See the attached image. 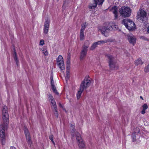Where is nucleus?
<instances>
[{
	"label": "nucleus",
	"mask_w": 149,
	"mask_h": 149,
	"mask_svg": "<svg viewBox=\"0 0 149 149\" xmlns=\"http://www.w3.org/2000/svg\"><path fill=\"white\" fill-rule=\"evenodd\" d=\"M2 122L0 126V137L1 142L3 145L5 144L6 132L8 128L9 115L8 108L4 106L2 109Z\"/></svg>",
	"instance_id": "obj_1"
},
{
	"label": "nucleus",
	"mask_w": 149,
	"mask_h": 149,
	"mask_svg": "<svg viewBox=\"0 0 149 149\" xmlns=\"http://www.w3.org/2000/svg\"><path fill=\"white\" fill-rule=\"evenodd\" d=\"M118 26L113 22H106L100 30L102 33L105 36L107 37L108 36L110 31L112 30H116L117 29Z\"/></svg>",
	"instance_id": "obj_2"
},
{
	"label": "nucleus",
	"mask_w": 149,
	"mask_h": 149,
	"mask_svg": "<svg viewBox=\"0 0 149 149\" xmlns=\"http://www.w3.org/2000/svg\"><path fill=\"white\" fill-rule=\"evenodd\" d=\"M136 19L139 21L144 23L148 19L146 12L142 9H140L138 12Z\"/></svg>",
	"instance_id": "obj_3"
},
{
	"label": "nucleus",
	"mask_w": 149,
	"mask_h": 149,
	"mask_svg": "<svg viewBox=\"0 0 149 149\" xmlns=\"http://www.w3.org/2000/svg\"><path fill=\"white\" fill-rule=\"evenodd\" d=\"M109 59V63L110 69L111 70H117L118 68L116 61L114 57L110 54L106 55Z\"/></svg>",
	"instance_id": "obj_4"
},
{
	"label": "nucleus",
	"mask_w": 149,
	"mask_h": 149,
	"mask_svg": "<svg viewBox=\"0 0 149 149\" xmlns=\"http://www.w3.org/2000/svg\"><path fill=\"white\" fill-rule=\"evenodd\" d=\"M122 23L125 25L126 27L129 31H133L135 29L136 27L134 23L130 19L123 20Z\"/></svg>",
	"instance_id": "obj_5"
},
{
	"label": "nucleus",
	"mask_w": 149,
	"mask_h": 149,
	"mask_svg": "<svg viewBox=\"0 0 149 149\" xmlns=\"http://www.w3.org/2000/svg\"><path fill=\"white\" fill-rule=\"evenodd\" d=\"M131 10L128 7H122L119 9L120 15L124 17H129L131 15Z\"/></svg>",
	"instance_id": "obj_6"
},
{
	"label": "nucleus",
	"mask_w": 149,
	"mask_h": 149,
	"mask_svg": "<svg viewBox=\"0 0 149 149\" xmlns=\"http://www.w3.org/2000/svg\"><path fill=\"white\" fill-rule=\"evenodd\" d=\"M89 76H86L84 79L82 81L80 86L82 90L87 88L90 85L92 80L89 79Z\"/></svg>",
	"instance_id": "obj_7"
},
{
	"label": "nucleus",
	"mask_w": 149,
	"mask_h": 149,
	"mask_svg": "<svg viewBox=\"0 0 149 149\" xmlns=\"http://www.w3.org/2000/svg\"><path fill=\"white\" fill-rule=\"evenodd\" d=\"M75 134L78 146L80 148H84V142L81 138L80 134L78 132H76Z\"/></svg>",
	"instance_id": "obj_8"
},
{
	"label": "nucleus",
	"mask_w": 149,
	"mask_h": 149,
	"mask_svg": "<svg viewBox=\"0 0 149 149\" xmlns=\"http://www.w3.org/2000/svg\"><path fill=\"white\" fill-rule=\"evenodd\" d=\"M57 64L61 70H63L65 69L63 61V59L62 56L60 55L56 59Z\"/></svg>",
	"instance_id": "obj_9"
},
{
	"label": "nucleus",
	"mask_w": 149,
	"mask_h": 149,
	"mask_svg": "<svg viewBox=\"0 0 149 149\" xmlns=\"http://www.w3.org/2000/svg\"><path fill=\"white\" fill-rule=\"evenodd\" d=\"M50 20L49 19L47 18L45 19L44 22V27L43 28V32L45 35L47 34L48 33L49 26V25Z\"/></svg>",
	"instance_id": "obj_10"
},
{
	"label": "nucleus",
	"mask_w": 149,
	"mask_h": 149,
	"mask_svg": "<svg viewBox=\"0 0 149 149\" xmlns=\"http://www.w3.org/2000/svg\"><path fill=\"white\" fill-rule=\"evenodd\" d=\"M88 51V47H82L80 53V60H83L86 56Z\"/></svg>",
	"instance_id": "obj_11"
},
{
	"label": "nucleus",
	"mask_w": 149,
	"mask_h": 149,
	"mask_svg": "<svg viewBox=\"0 0 149 149\" xmlns=\"http://www.w3.org/2000/svg\"><path fill=\"white\" fill-rule=\"evenodd\" d=\"M86 22L82 23L81 25V29L80 31V39L81 40H83L84 39V31L85 30V28L86 27V26L85 25Z\"/></svg>",
	"instance_id": "obj_12"
},
{
	"label": "nucleus",
	"mask_w": 149,
	"mask_h": 149,
	"mask_svg": "<svg viewBox=\"0 0 149 149\" xmlns=\"http://www.w3.org/2000/svg\"><path fill=\"white\" fill-rule=\"evenodd\" d=\"M127 36L129 42L134 45L136 42V38L135 36H134L129 35H127Z\"/></svg>",
	"instance_id": "obj_13"
},
{
	"label": "nucleus",
	"mask_w": 149,
	"mask_h": 149,
	"mask_svg": "<svg viewBox=\"0 0 149 149\" xmlns=\"http://www.w3.org/2000/svg\"><path fill=\"white\" fill-rule=\"evenodd\" d=\"M24 131L26 139L28 140V143H29L30 144H31V137L30 136V134L27 128L26 127H24Z\"/></svg>",
	"instance_id": "obj_14"
},
{
	"label": "nucleus",
	"mask_w": 149,
	"mask_h": 149,
	"mask_svg": "<svg viewBox=\"0 0 149 149\" xmlns=\"http://www.w3.org/2000/svg\"><path fill=\"white\" fill-rule=\"evenodd\" d=\"M111 11L114 14V19H116L118 18V10L116 6H114V7L112 8Z\"/></svg>",
	"instance_id": "obj_15"
},
{
	"label": "nucleus",
	"mask_w": 149,
	"mask_h": 149,
	"mask_svg": "<svg viewBox=\"0 0 149 149\" xmlns=\"http://www.w3.org/2000/svg\"><path fill=\"white\" fill-rule=\"evenodd\" d=\"M14 58L15 61L16 62V63L17 65L18 66V63H19V60L17 57V54L15 50L14 49Z\"/></svg>",
	"instance_id": "obj_16"
},
{
	"label": "nucleus",
	"mask_w": 149,
	"mask_h": 149,
	"mask_svg": "<svg viewBox=\"0 0 149 149\" xmlns=\"http://www.w3.org/2000/svg\"><path fill=\"white\" fill-rule=\"evenodd\" d=\"M143 64V62L140 58L135 61V64L136 65H141Z\"/></svg>",
	"instance_id": "obj_17"
},
{
	"label": "nucleus",
	"mask_w": 149,
	"mask_h": 149,
	"mask_svg": "<svg viewBox=\"0 0 149 149\" xmlns=\"http://www.w3.org/2000/svg\"><path fill=\"white\" fill-rule=\"evenodd\" d=\"M84 90H81V88H80L79 90L78 91L77 93V99H79L81 96V94L83 92Z\"/></svg>",
	"instance_id": "obj_18"
},
{
	"label": "nucleus",
	"mask_w": 149,
	"mask_h": 149,
	"mask_svg": "<svg viewBox=\"0 0 149 149\" xmlns=\"http://www.w3.org/2000/svg\"><path fill=\"white\" fill-rule=\"evenodd\" d=\"M51 87L53 92L55 93L56 95H58L59 94V93L57 92V91L56 90V87L55 85H53L52 86H51Z\"/></svg>",
	"instance_id": "obj_19"
},
{
	"label": "nucleus",
	"mask_w": 149,
	"mask_h": 149,
	"mask_svg": "<svg viewBox=\"0 0 149 149\" xmlns=\"http://www.w3.org/2000/svg\"><path fill=\"white\" fill-rule=\"evenodd\" d=\"M104 0H94L95 3H96L99 5H102Z\"/></svg>",
	"instance_id": "obj_20"
},
{
	"label": "nucleus",
	"mask_w": 149,
	"mask_h": 149,
	"mask_svg": "<svg viewBox=\"0 0 149 149\" xmlns=\"http://www.w3.org/2000/svg\"><path fill=\"white\" fill-rule=\"evenodd\" d=\"M71 129V132L72 133H74L75 131V129L74 128V125L72 124L70 126Z\"/></svg>",
	"instance_id": "obj_21"
},
{
	"label": "nucleus",
	"mask_w": 149,
	"mask_h": 149,
	"mask_svg": "<svg viewBox=\"0 0 149 149\" xmlns=\"http://www.w3.org/2000/svg\"><path fill=\"white\" fill-rule=\"evenodd\" d=\"M97 47V45H96V43L95 42L91 46L90 48V49L93 50L94 49H95V48L96 47Z\"/></svg>",
	"instance_id": "obj_22"
},
{
	"label": "nucleus",
	"mask_w": 149,
	"mask_h": 149,
	"mask_svg": "<svg viewBox=\"0 0 149 149\" xmlns=\"http://www.w3.org/2000/svg\"><path fill=\"white\" fill-rule=\"evenodd\" d=\"M94 5H93L91 6H89V8L91 9H94L96 7L97 5H98L97 3H94Z\"/></svg>",
	"instance_id": "obj_23"
},
{
	"label": "nucleus",
	"mask_w": 149,
	"mask_h": 149,
	"mask_svg": "<svg viewBox=\"0 0 149 149\" xmlns=\"http://www.w3.org/2000/svg\"><path fill=\"white\" fill-rule=\"evenodd\" d=\"M66 75L65 77L66 81H67L69 78V72L68 70L66 71Z\"/></svg>",
	"instance_id": "obj_24"
},
{
	"label": "nucleus",
	"mask_w": 149,
	"mask_h": 149,
	"mask_svg": "<svg viewBox=\"0 0 149 149\" xmlns=\"http://www.w3.org/2000/svg\"><path fill=\"white\" fill-rule=\"evenodd\" d=\"M89 41L88 40H86L85 42L84 45L82 47H88V48L89 47Z\"/></svg>",
	"instance_id": "obj_25"
},
{
	"label": "nucleus",
	"mask_w": 149,
	"mask_h": 149,
	"mask_svg": "<svg viewBox=\"0 0 149 149\" xmlns=\"http://www.w3.org/2000/svg\"><path fill=\"white\" fill-rule=\"evenodd\" d=\"M99 41V42L100 43V45H103L106 43L107 42H108V41L106 40H100V41Z\"/></svg>",
	"instance_id": "obj_26"
},
{
	"label": "nucleus",
	"mask_w": 149,
	"mask_h": 149,
	"mask_svg": "<svg viewBox=\"0 0 149 149\" xmlns=\"http://www.w3.org/2000/svg\"><path fill=\"white\" fill-rule=\"evenodd\" d=\"M132 140L134 142V141H136V136L135 135V134H132Z\"/></svg>",
	"instance_id": "obj_27"
},
{
	"label": "nucleus",
	"mask_w": 149,
	"mask_h": 149,
	"mask_svg": "<svg viewBox=\"0 0 149 149\" xmlns=\"http://www.w3.org/2000/svg\"><path fill=\"white\" fill-rule=\"evenodd\" d=\"M51 102L52 105V107H54V106H56V102L54 99L50 100Z\"/></svg>",
	"instance_id": "obj_28"
},
{
	"label": "nucleus",
	"mask_w": 149,
	"mask_h": 149,
	"mask_svg": "<svg viewBox=\"0 0 149 149\" xmlns=\"http://www.w3.org/2000/svg\"><path fill=\"white\" fill-rule=\"evenodd\" d=\"M144 71L146 72H149V64L145 68Z\"/></svg>",
	"instance_id": "obj_29"
},
{
	"label": "nucleus",
	"mask_w": 149,
	"mask_h": 149,
	"mask_svg": "<svg viewBox=\"0 0 149 149\" xmlns=\"http://www.w3.org/2000/svg\"><path fill=\"white\" fill-rule=\"evenodd\" d=\"M140 38L144 40L149 41V39L144 36H141L140 37Z\"/></svg>",
	"instance_id": "obj_30"
},
{
	"label": "nucleus",
	"mask_w": 149,
	"mask_h": 149,
	"mask_svg": "<svg viewBox=\"0 0 149 149\" xmlns=\"http://www.w3.org/2000/svg\"><path fill=\"white\" fill-rule=\"evenodd\" d=\"M49 139L52 142L54 145L55 144V143H54V141L53 139V135H52V134H51V135H50L49 136Z\"/></svg>",
	"instance_id": "obj_31"
},
{
	"label": "nucleus",
	"mask_w": 149,
	"mask_h": 149,
	"mask_svg": "<svg viewBox=\"0 0 149 149\" xmlns=\"http://www.w3.org/2000/svg\"><path fill=\"white\" fill-rule=\"evenodd\" d=\"M143 109L144 110L148 108V105L146 104H144L142 106Z\"/></svg>",
	"instance_id": "obj_32"
},
{
	"label": "nucleus",
	"mask_w": 149,
	"mask_h": 149,
	"mask_svg": "<svg viewBox=\"0 0 149 149\" xmlns=\"http://www.w3.org/2000/svg\"><path fill=\"white\" fill-rule=\"evenodd\" d=\"M51 79V86L54 85V81L53 79L52 76V75L51 77H50Z\"/></svg>",
	"instance_id": "obj_33"
},
{
	"label": "nucleus",
	"mask_w": 149,
	"mask_h": 149,
	"mask_svg": "<svg viewBox=\"0 0 149 149\" xmlns=\"http://www.w3.org/2000/svg\"><path fill=\"white\" fill-rule=\"evenodd\" d=\"M48 96L49 100L50 101L51 100H53V99H54V98L53 96L51 94L48 95Z\"/></svg>",
	"instance_id": "obj_34"
},
{
	"label": "nucleus",
	"mask_w": 149,
	"mask_h": 149,
	"mask_svg": "<svg viewBox=\"0 0 149 149\" xmlns=\"http://www.w3.org/2000/svg\"><path fill=\"white\" fill-rule=\"evenodd\" d=\"M42 52L45 56H46L48 54L47 52L45 49H44L42 50Z\"/></svg>",
	"instance_id": "obj_35"
},
{
	"label": "nucleus",
	"mask_w": 149,
	"mask_h": 149,
	"mask_svg": "<svg viewBox=\"0 0 149 149\" xmlns=\"http://www.w3.org/2000/svg\"><path fill=\"white\" fill-rule=\"evenodd\" d=\"M70 57H68L66 61L67 64H70Z\"/></svg>",
	"instance_id": "obj_36"
},
{
	"label": "nucleus",
	"mask_w": 149,
	"mask_h": 149,
	"mask_svg": "<svg viewBox=\"0 0 149 149\" xmlns=\"http://www.w3.org/2000/svg\"><path fill=\"white\" fill-rule=\"evenodd\" d=\"M52 108L53 109V111L55 112L57 111V109L56 106H54V107H52Z\"/></svg>",
	"instance_id": "obj_37"
},
{
	"label": "nucleus",
	"mask_w": 149,
	"mask_h": 149,
	"mask_svg": "<svg viewBox=\"0 0 149 149\" xmlns=\"http://www.w3.org/2000/svg\"><path fill=\"white\" fill-rule=\"evenodd\" d=\"M40 45H43L44 44V41L43 40H41L40 42Z\"/></svg>",
	"instance_id": "obj_38"
},
{
	"label": "nucleus",
	"mask_w": 149,
	"mask_h": 149,
	"mask_svg": "<svg viewBox=\"0 0 149 149\" xmlns=\"http://www.w3.org/2000/svg\"><path fill=\"white\" fill-rule=\"evenodd\" d=\"M70 67V64H67V67L66 68L67 70H69Z\"/></svg>",
	"instance_id": "obj_39"
},
{
	"label": "nucleus",
	"mask_w": 149,
	"mask_h": 149,
	"mask_svg": "<svg viewBox=\"0 0 149 149\" xmlns=\"http://www.w3.org/2000/svg\"><path fill=\"white\" fill-rule=\"evenodd\" d=\"M54 112V113L56 117H58V111H56V112Z\"/></svg>",
	"instance_id": "obj_40"
},
{
	"label": "nucleus",
	"mask_w": 149,
	"mask_h": 149,
	"mask_svg": "<svg viewBox=\"0 0 149 149\" xmlns=\"http://www.w3.org/2000/svg\"><path fill=\"white\" fill-rule=\"evenodd\" d=\"M145 112H146L145 110H144V109H143V110L141 111V113L142 114H144V113H145Z\"/></svg>",
	"instance_id": "obj_41"
},
{
	"label": "nucleus",
	"mask_w": 149,
	"mask_h": 149,
	"mask_svg": "<svg viewBox=\"0 0 149 149\" xmlns=\"http://www.w3.org/2000/svg\"><path fill=\"white\" fill-rule=\"evenodd\" d=\"M10 149H16V148L14 146H11Z\"/></svg>",
	"instance_id": "obj_42"
},
{
	"label": "nucleus",
	"mask_w": 149,
	"mask_h": 149,
	"mask_svg": "<svg viewBox=\"0 0 149 149\" xmlns=\"http://www.w3.org/2000/svg\"><path fill=\"white\" fill-rule=\"evenodd\" d=\"M95 42L96 43V45H97V46L98 45H100V43H99V42L98 41H97V42Z\"/></svg>",
	"instance_id": "obj_43"
},
{
	"label": "nucleus",
	"mask_w": 149,
	"mask_h": 149,
	"mask_svg": "<svg viewBox=\"0 0 149 149\" xmlns=\"http://www.w3.org/2000/svg\"><path fill=\"white\" fill-rule=\"evenodd\" d=\"M59 106L61 107H62V108L63 107V106H62V105L60 103H59Z\"/></svg>",
	"instance_id": "obj_44"
},
{
	"label": "nucleus",
	"mask_w": 149,
	"mask_h": 149,
	"mask_svg": "<svg viewBox=\"0 0 149 149\" xmlns=\"http://www.w3.org/2000/svg\"><path fill=\"white\" fill-rule=\"evenodd\" d=\"M140 98L142 100H143V97H142V96H140Z\"/></svg>",
	"instance_id": "obj_45"
},
{
	"label": "nucleus",
	"mask_w": 149,
	"mask_h": 149,
	"mask_svg": "<svg viewBox=\"0 0 149 149\" xmlns=\"http://www.w3.org/2000/svg\"><path fill=\"white\" fill-rule=\"evenodd\" d=\"M148 32L149 33V27H148Z\"/></svg>",
	"instance_id": "obj_46"
},
{
	"label": "nucleus",
	"mask_w": 149,
	"mask_h": 149,
	"mask_svg": "<svg viewBox=\"0 0 149 149\" xmlns=\"http://www.w3.org/2000/svg\"><path fill=\"white\" fill-rule=\"evenodd\" d=\"M139 130L138 131V132H139Z\"/></svg>",
	"instance_id": "obj_47"
},
{
	"label": "nucleus",
	"mask_w": 149,
	"mask_h": 149,
	"mask_svg": "<svg viewBox=\"0 0 149 149\" xmlns=\"http://www.w3.org/2000/svg\"><path fill=\"white\" fill-rule=\"evenodd\" d=\"M112 28H114V26H113V27H112Z\"/></svg>",
	"instance_id": "obj_48"
}]
</instances>
